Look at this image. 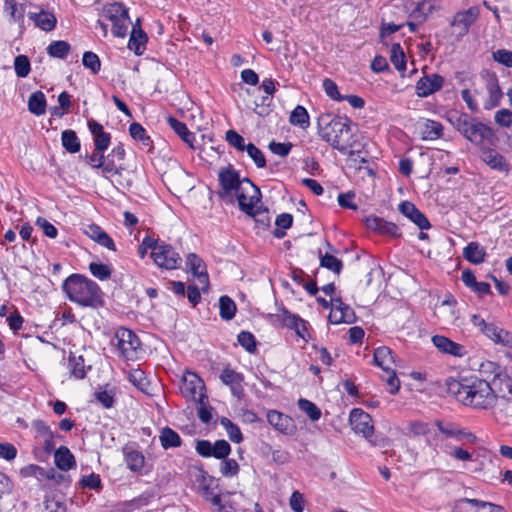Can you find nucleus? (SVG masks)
Wrapping results in <instances>:
<instances>
[{"label":"nucleus","instance_id":"f257e3e1","mask_svg":"<svg viewBox=\"0 0 512 512\" xmlns=\"http://www.w3.org/2000/svg\"><path fill=\"white\" fill-rule=\"evenodd\" d=\"M218 180L221 190L218 192L221 198H226L234 192L241 211L254 216V208L261 199L260 189L248 178L240 179L239 173L232 167H224L219 170Z\"/></svg>","mask_w":512,"mask_h":512},{"label":"nucleus","instance_id":"f03ea898","mask_svg":"<svg viewBox=\"0 0 512 512\" xmlns=\"http://www.w3.org/2000/svg\"><path fill=\"white\" fill-rule=\"evenodd\" d=\"M449 391L464 405L488 409L495 405L497 396L492 383L479 378L452 380Z\"/></svg>","mask_w":512,"mask_h":512},{"label":"nucleus","instance_id":"7ed1b4c3","mask_svg":"<svg viewBox=\"0 0 512 512\" xmlns=\"http://www.w3.org/2000/svg\"><path fill=\"white\" fill-rule=\"evenodd\" d=\"M62 289L67 298L79 306L98 309L104 305L101 288L96 282L84 275L71 274L64 280Z\"/></svg>","mask_w":512,"mask_h":512},{"label":"nucleus","instance_id":"20e7f679","mask_svg":"<svg viewBox=\"0 0 512 512\" xmlns=\"http://www.w3.org/2000/svg\"><path fill=\"white\" fill-rule=\"evenodd\" d=\"M318 130L321 138L333 148L345 152L352 146L350 120L331 113L318 117Z\"/></svg>","mask_w":512,"mask_h":512},{"label":"nucleus","instance_id":"39448f33","mask_svg":"<svg viewBox=\"0 0 512 512\" xmlns=\"http://www.w3.org/2000/svg\"><path fill=\"white\" fill-rule=\"evenodd\" d=\"M103 16L112 22V33L115 37L124 38L128 33L130 17L127 7L121 2H112L103 6Z\"/></svg>","mask_w":512,"mask_h":512},{"label":"nucleus","instance_id":"423d86ee","mask_svg":"<svg viewBox=\"0 0 512 512\" xmlns=\"http://www.w3.org/2000/svg\"><path fill=\"white\" fill-rule=\"evenodd\" d=\"M471 322L473 326L478 328L487 338L493 341L497 345H501L506 348H512V333L504 330L494 323L486 322L479 315L473 314L471 316Z\"/></svg>","mask_w":512,"mask_h":512},{"label":"nucleus","instance_id":"0eeeda50","mask_svg":"<svg viewBox=\"0 0 512 512\" xmlns=\"http://www.w3.org/2000/svg\"><path fill=\"white\" fill-rule=\"evenodd\" d=\"M117 339V347L121 355L127 360H134L137 358V352L140 349V339L130 329L121 327L115 333Z\"/></svg>","mask_w":512,"mask_h":512},{"label":"nucleus","instance_id":"6e6552de","mask_svg":"<svg viewBox=\"0 0 512 512\" xmlns=\"http://www.w3.org/2000/svg\"><path fill=\"white\" fill-rule=\"evenodd\" d=\"M204 387L203 380L196 373L190 371L184 373L180 390L183 397L187 400L203 405L206 397L203 393Z\"/></svg>","mask_w":512,"mask_h":512},{"label":"nucleus","instance_id":"1a4fd4ad","mask_svg":"<svg viewBox=\"0 0 512 512\" xmlns=\"http://www.w3.org/2000/svg\"><path fill=\"white\" fill-rule=\"evenodd\" d=\"M151 257L158 267L167 270L176 269L181 262V257L174 248L164 242L160 243L158 248H154Z\"/></svg>","mask_w":512,"mask_h":512},{"label":"nucleus","instance_id":"9d476101","mask_svg":"<svg viewBox=\"0 0 512 512\" xmlns=\"http://www.w3.org/2000/svg\"><path fill=\"white\" fill-rule=\"evenodd\" d=\"M464 137L471 143L482 147L493 144L494 133L490 127L477 121L476 119L470 125Z\"/></svg>","mask_w":512,"mask_h":512},{"label":"nucleus","instance_id":"9b49d317","mask_svg":"<svg viewBox=\"0 0 512 512\" xmlns=\"http://www.w3.org/2000/svg\"><path fill=\"white\" fill-rule=\"evenodd\" d=\"M350 423L353 430L362 434L366 439H370L374 433L371 416L361 409H353L350 413Z\"/></svg>","mask_w":512,"mask_h":512},{"label":"nucleus","instance_id":"f8f14e48","mask_svg":"<svg viewBox=\"0 0 512 512\" xmlns=\"http://www.w3.org/2000/svg\"><path fill=\"white\" fill-rule=\"evenodd\" d=\"M444 84V78L436 73L424 75L416 83V94L418 97L426 98L439 91Z\"/></svg>","mask_w":512,"mask_h":512},{"label":"nucleus","instance_id":"ddd939ff","mask_svg":"<svg viewBox=\"0 0 512 512\" xmlns=\"http://www.w3.org/2000/svg\"><path fill=\"white\" fill-rule=\"evenodd\" d=\"M433 345L442 353L454 357H465L468 354L466 347L462 344L456 343L446 336L435 335L432 337Z\"/></svg>","mask_w":512,"mask_h":512},{"label":"nucleus","instance_id":"4468645a","mask_svg":"<svg viewBox=\"0 0 512 512\" xmlns=\"http://www.w3.org/2000/svg\"><path fill=\"white\" fill-rule=\"evenodd\" d=\"M399 211L413 222L419 229L427 230L431 224L427 217L410 201H403L399 204Z\"/></svg>","mask_w":512,"mask_h":512},{"label":"nucleus","instance_id":"2eb2a0df","mask_svg":"<svg viewBox=\"0 0 512 512\" xmlns=\"http://www.w3.org/2000/svg\"><path fill=\"white\" fill-rule=\"evenodd\" d=\"M268 423L277 431L283 434H292L295 431L294 420L277 410H270L267 413Z\"/></svg>","mask_w":512,"mask_h":512},{"label":"nucleus","instance_id":"dca6fc26","mask_svg":"<svg viewBox=\"0 0 512 512\" xmlns=\"http://www.w3.org/2000/svg\"><path fill=\"white\" fill-rule=\"evenodd\" d=\"M186 265L190 272L197 278L202 290L209 286V277L203 260L196 254L190 253L187 256Z\"/></svg>","mask_w":512,"mask_h":512},{"label":"nucleus","instance_id":"f3484780","mask_svg":"<svg viewBox=\"0 0 512 512\" xmlns=\"http://www.w3.org/2000/svg\"><path fill=\"white\" fill-rule=\"evenodd\" d=\"M220 379L223 382V384L230 387L231 393L233 396L237 397L238 399L242 398L244 395V388H243V380L244 377L241 373L236 372L235 370L226 367L223 369V371L220 374Z\"/></svg>","mask_w":512,"mask_h":512},{"label":"nucleus","instance_id":"a211bd4d","mask_svg":"<svg viewBox=\"0 0 512 512\" xmlns=\"http://www.w3.org/2000/svg\"><path fill=\"white\" fill-rule=\"evenodd\" d=\"M366 227L381 235L397 237L400 235L399 228L392 222L385 221L383 218L377 216H369L365 219Z\"/></svg>","mask_w":512,"mask_h":512},{"label":"nucleus","instance_id":"6ab92c4d","mask_svg":"<svg viewBox=\"0 0 512 512\" xmlns=\"http://www.w3.org/2000/svg\"><path fill=\"white\" fill-rule=\"evenodd\" d=\"M479 15L477 7H470L467 10L456 13L451 25L459 29V35H465L470 26L476 21Z\"/></svg>","mask_w":512,"mask_h":512},{"label":"nucleus","instance_id":"aec40b11","mask_svg":"<svg viewBox=\"0 0 512 512\" xmlns=\"http://www.w3.org/2000/svg\"><path fill=\"white\" fill-rule=\"evenodd\" d=\"M480 158L493 170L499 172L509 171V164L506 159L497 151L489 148L488 145L481 148Z\"/></svg>","mask_w":512,"mask_h":512},{"label":"nucleus","instance_id":"412c9836","mask_svg":"<svg viewBox=\"0 0 512 512\" xmlns=\"http://www.w3.org/2000/svg\"><path fill=\"white\" fill-rule=\"evenodd\" d=\"M436 426L438 427L439 431L446 437L454 438L456 440L466 439L471 443L476 441V436L473 433L464 431L455 423L437 420Z\"/></svg>","mask_w":512,"mask_h":512},{"label":"nucleus","instance_id":"4be33fe9","mask_svg":"<svg viewBox=\"0 0 512 512\" xmlns=\"http://www.w3.org/2000/svg\"><path fill=\"white\" fill-rule=\"evenodd\" d=\"M28 17L34 22L37 28L45 32L54 30L57 24L55 14L45 9H41L39 12H29Z\"/></svg>","mask_w":512,"mask_h":512},{"label":"nucleus","instance_id":"5701e85b","mask_svg":"<svg viewBox=\"0 0 512 512\" xmlns=\"http://www.w3.org/2000/svg\"><path fill=\"white\" fill-rule=\"evenodd\" d=\"M88 128L93 135L94 148L98 151H106L111 142V136L105 132L103 126L94 119L88 120Z\"/></svg>","mask_w":512,"mask_h":512},{"label":"nucleus","instance_id":"b1692460","mask_svg":"<svg viewBox=\"0 0 512 512\" xmlns=\"http://www.w3.org/2000/svg\"><path fill=\"white\" fill-rule=\"evenodd\" d=\"M486 89L488 92V98L484 103V108L486 110H491L500 104V100L502 99L503 93L499 86L498 79L495 75L488 78L486 82Z\"/></svg>","mask_w":512,"mask_h":512},{"label":"nucleus","instance_id":"393cba45","mask_svg":"<svg viewBox=\"0 0 512 512\" xmlns=\"http://www.w3.org/2000/svg\"><path fill=\"white\" fill-rule=\"evenodd\" d=\"M123 455L127 467L133 472H140L145 464V456L143 453L132 446L123 448Z\"/></svg>","mask_w":512,"mask_h":512},{"label":"nucleus","instance_id":"a878e982","mask_svg":"<svg viewBox=\"0 0 512 512\" xmlns=\"http://www.w3.org/2000/svg\"><path fill=\"white\" fill-rule=\"evenodd\" d=\"M54 461L58 469L68 471L76 467L74 455L66 446H60L54 452Z\"/></svg>","mask_w":512,"mask_h":512},{"label":"nucleus","instance_id":"bb28decb","mask_svg":"<svg viewBox=\"0 0 512 512\" xmlns=\"http://www.w3.org/2000/svg\"><path fill=\"white\" fill-rule=\"evenodd\" d=\"M140 20L138 19L136 24L133 25V29L128 42V48L135 52L136 55H142L145 50V44L147 42V35L145 32L137 26Z\"/></svg>","mask_w":512,"mask_h":512},{"label":"nucleus","instance_id":"cd10ccee","mask_svg":"<svg viewBox=\"0 0 512 512\" xmlns=\"http://www.w3.org/2000/svg\"><path fill=\"white\" fill-rule=\"evenodd\" d=\"M419 129L423 140H436L443 135V126L441 123L425 119L419 123Z\"/></svg>","mask_w":512,"mask_h":512},{"label":"nucleus","instance_id":"c85d7f7f","mask_svg":"<svg viewBox=\"0 0 512 512\" xmlns=\"http://www.w3.org/2000/svg\"><path fill=\"white\" fill-rule=\"evenodd\" d=\"M373 362L385 372H389L395 362L393 351L387 346L378 347L374 351Z\"/></svg>","mask_w":512,"mask_h":512},{"label":"nucleus","instance_id":"c756f323","mask_svg":"<svg viewBox=\"0 0 512 512\" xmlns=\"http://www.w3.org/2000/svg\"><path fill=\"white\" fill-rule=\"evenodd\" d=\"M26 7L23 3H18L15 0H5L4 11L11 21L18 23L20 26L24 24V15Z\"/></svg>","mask_w":512,"mask_h":512},{"label":"nucleus","instance_id":"7c9ffc66","mask_svg":"<svg viewBox=\"0 0 512 512\" xmlns=\"http://www.w3.org/2000/svg\"><path fill=\"white\" fill-rule=\"evenodd\" d=\"M463 257L470 263L478 265L484 262L486 252L478 242H470L463 249Z\"/></svg>","mask_w":512,"mask_h":512},{"label":"nucleus","instance_id":"2f4dec72","mask_svg":"<svg viewBox=\"0 0 512 512\" xmlns=\"http://www.w3.org/2000/svg\"><path fill=\"white\" fill-rule=\"evenodd\" d=\"M159 440L163 449L180 447L182 439L180 435L170 427H163L160 431Z\"/></svg>","mask_w":512,"mask_h":512},{"label":"nucleus","instance_id":"473e14b6","mask_svg":"<svg viewBox=\"0 0 512 512\" xmlns=\"http://www.w3.org/2000/svg\"><path fill=\"white\" fill-rule=\"evenodd\" d=\"M167 122L171 129L187 144L193 147V142L195 140V135L190 132L185 123L179 121L178 119L170 116L167 118Z\"/></svg>","mask_w":512,"mask_h":512},{"label":"nucleus","instance_id":"72a5a7b5","mask_svg":"<svg viewBox=\"0 0 512 512\" xmlns=\"http://www.w3.org/2000/svg\"><path fill=\"white\" fill-rule=\"evenodd\" d=\"M68 367L72 376L76 379H83L86 376L87 369L91 367L85 366V361L82 355L76 356L70 353L68 357Z\"/></svg>","mask_w":512,"mask_h":512},{"label":"nucleus","instance_id":"f704fd0d","mask_svg":"<svg viewBox=\"0 0 512 512\" xmlns=\"http://www.w3.org/2000/svg\"><path fill=\"white\" fill-rule=\"evenodd\" d=\"M61 143L63 148L71 154H75L80 151L81 143L74 130L67 129L61 134Z\"/></svg>","mask_w":512,"mask_h":512},{"label":"nucleus","instance_id":"c9c22d12","mask_svg":"<svg viewBox=\"0 0 512 512\" xmlns=\"http://www.w3.org/2000/svg\"><path fill=\"white\" fill-rule=\"evenodd\" d=\"M492 386L494 389H498L501 393V397L511 399L512 398V379L507 375L500 373L495 374L492 380Z\"/></svg>","mask_w":512,"mask_h":512},{"label":"nucleus","instance_id":"e433bc0d","mask_svg":"<svg viewBox=\"0 0 512 512\" xmlns=\"http://www.w3.org/2000/svg\"><path fill=\"white\" fill-rule=\"evenodd\" d=\"M28 109L36 116H40L45 113L46 98L43 92L36 91L30 95L28 99Z\"/></svg>","mask_w":512,"mask_h":512},{"label":"nucleus","instance_id":"4c0bfd02","mask_svg":"<svg viewBox=\"0 0 512 512\" xmlns=\"http://www.w3.org/2000/svg\"><path fill=\"white\" fill-rule=\"evenodd\" d=\"M449 120L455 129L464 136L475 119L471 118L468 114L454 112L450 115Z\"/></svg>","mask_w":512,"mask_h":512},{"label":"nucleus","instance_id":"58836bf2","mask_svg":"<svg viewBox=\"0 0 512 512\" xmlns=\"http://www.w3.org/2000/svg\"><path fill=\"white\" fill-rule=\"evenodd\" d=\"M71 46L68 42L63 40L53 41L47 47V53L49 56L58 59H65L69 52Z\"/></svg>","mask_w":512,"mask_h":512},{"label":"nucleus","instance_id":"ea45409f","mask_svg":"<svg viewBox=\"0 0 512 512\" xmlns=\"http://www.w3.org/2000/svg\"><path fill=\"white\" fill-rule=\"evenodd\" d=\"M219 313L223 320H231L236 313L235 302L227 295H223L219 299Z\"/></svg>","mask_w":512,"mask_h":512},{"label":"nucleus","instance_id":"a19ab883","mask_svg":"<svg viewBox=\"0 0 512 512\" xmlns=\"http://www.w3.org/2000/svg\"><path fill=\"white\" fill-rule=\"evenodd\" d=\"M117 162L116 158L111 157V153L104 156L101 175L106 179L113 175H121L123 167L121 165H117Z\"/></svg>","mask_w":512,"mask_h":512},{"label":"nucleus","instance_id":"79ce46f5","mask_svg":"<svg viewBox=\"0 0 512 512\" xmlns=\"http://www.w3.org/2000/svg\"><path fill=\"white\" fill-rule=\"evenodd\" d=\"M289 121L294 126L307 128L309 126V114L305 107L298 105L291 112Z\"/></svg>","mask_w":512,"mask_h":512},{"label":"nucleus","instance_id":"37998d69","mask_svg":"<svg viewBox=\"0 0 512 512\" xmlns=\"http://www.w3.org/2000/svg\"><path fill=\"white\" fill-rule=\"evenodd\" d=\"M390 52V61L394 67L400 72L405 71L406 58L401 45L399 43L393 44Z\"/></svg>","mask_w":512,"mask_h":512},{"label":"nucleus","instance_id":"c03bdc74","mask_svg":"<svg viewBox=\"0 0 512 512\" xmlns=\"http://www.w3.org/2000/svg\"><path fill=\"white\" fill-rule=\"evenodd\" d=\"M319 257L321 267L326 268L336 274H340L343 269V263L340 259L329 253L322 255L321 252H319Z\"/></svg>","mask_w":512,"mask_h":512},{"label":"nucleus","instance_id":"a18cd8bd","mask_svg":"<svg viewBox=\"0 0 512 512\" xmlns=\"http://www.w3.org/2000/svg\"><path fill=\"white\" fill-rule=\"evenodd\" d=\"M481 503V500L463 498L455 503L453 512H480Z\"/></svg>","mask_w":512,"mask_h":512},{"label":"nucleus","instance_id":"49530a36","mask_svg":"<svg viewBox=\"0 0 512 512\" xmlns=\"http://www.w3.org/2000/svg\"><path fill=\"white\" fill-rule=\"evenodd\" d=\"M298 407L302 412L306 413L312 421H317L321 417V410L316 404L307 399L300 398L298 400Z\"/></svg>","mask_w":512,"mask_h":512},{"label":"nucleus","instance_id":"de8ad7c7","mask_svg":"<svg viewBox=\"0 0 512 512\" xmlns=\"http://www.w3.org/2000/svg\"><path fill=\"white\" fill-rule=\"evenodd\" d=\"M221 425L225 428L229 439L234 443H240L243 440V435L240 430V428L234 424L230 419L228 418H222L221 419Z\"/></svg>","mask_w":512,"mask_h":512},{"label":"nucleus","instance_id":"09e8293b","mask_svg":"<svg viewBox=\"0 0 512 512\" xmlns=\"http://www.w3.org/2000/svg\"><path fill=\"white\" fill-rule=\"evenodd\" d=\"M14 69L18 77H27L31 70L29 58L26 55L16 56L14 59Z\"/></svg>","mask_w":512,"mask_h":512},{"label":"nucleus","instance_id":"8fccbe9b","mask_svg":"<svg viewBox=\"0 0 512 512\" xmlns=\"http://www.w3.org/2000/svg\"><path fill=\"white\" fill-rule=\"evenodd\" d=\"M82 64L85 68L91 70L93 74H97L101 69V61L98 55L91 51L83 54Z\"/></svg>","mask_w":512,"mask_h":512},{"label":"nucleus","instance_id":"3c124183","mask_svg":"<svg viewBox=\"0 0 512 512\" xmlns=\"http://www.w3.org/2000/svg\"><path fill=\"white\" fill-rule=\"evenodd\" d=\"M47 470L36 465L29 464L20 469V475L22 477H35L39 481L45 480Z\"/></svg>","mask_w":512,"mask_h":512},{"label":"nucleus","instance_id":"603ef678","mask_svg":"<svg viewBox=\"0 0 512 512\" xmlns=\"http://www.w3.org/2000/svg\"><path fill=\"white\" fill-rule=\"evenodd\" d=\"M237 340L239 344L249 353H255L256 351V339L255 336L248 331H241L238 336Z\"/></svg>","mask_w":512,"mask_h":512},{"label":"nucleus","instance_id":"864d4df0","mask_svg":"<svg viewBox=\"0 0 512 512\" xmlns=\"http://www.w3.org/2000/svg\"><path fill=\"white\" fill-rule=\"evenodd\" d=\"M89 270L91 274L99 280L109 279L112 273V270L108 265L96 262L89 264Z\"/></svg>","mask_w":512,"mask_h":512},{"label":"nucleus","instance_id":"5fc2aeb1","mask_svg":"<svg viewBox=\"0 0 512 512\" xmlns=\"http://www.w3.org/2000/svg\"><path fill=\"white\" fill-rule=\"evenodd\" d=\"M225 139L236 150L241 152L246 150L247 144H245V139L235 130H228L225 134Z\"/></svg>","mask_w":512,"mask_h":512},{"label":"nucleus","instance_id":"6e6d98bb","mask_svg":"<svg viewBox=\"0 0 512 512\" xmlns=\"http://www.w3.org/2000/svg\"><path fill=\"white\" fill-rule=\"evenodd\" d=\"M245 151L258 168H264L266 166V159L263 152L253 143H248Z\"/></svg>","mask_w":512,"mask_h":512},{"label":"nucleus","instance_id":"4d7b16f0","mask_svg":"<svg viewBox=\"0 0 512 512\" xmlns=\"http://www.w3.org/2000/svg\"><path fill=\"white\" fill-rule=\"evenodd\" d=\"M220 472L224 477L236 476L239 472V465L236 460L226 457L220 464Z\"/></svg>","mask_w":512,"mask_h":512},{"label":"nucleus","instance_id":"13d9d810","mask_svg":"<svg viewBox=\"0 0 512 512\" xmlns=\"http://www.w3.org/2000/svg\"><path fill=\"white\" fill-rule=\"evenodd\" d=\"M104 152L98 151L94 148V151L90 155H85L84 161L93 169H98L100 172L102 171L103 161H104Z\"/></svg>","mask_w":512,"mask_h":512},{"label":"nucleus","instance_id":"bf43d9fd","mask_svg":"<svg viewBox=\"0 0 512 512\" xmlns=\"http://www.w3.org/2000/svg\"><path fill=\"white\" fill-rule=\"evenodd\" d=\"M231 452L230 444L226 440H217L213 444L212 457L217 459L226 458Z\"/></svg>","mask_w":512,"mask_h":512},{"label":"nucleus","instance_id":"052dcab7","mask_svg":"<svg viewBox=\"0 0 512 512\" xmlns=\"http://www.w3.org/2000/svg\"><path fill=\"white\" fill-rule=\"evenodd\" d=\"M408 431L413 436H425L431 432V426L429 423L412 421L408 424Z\"/></svg>","mask_w":512,"mask_h":512},{"label":"nucleus","instance_id":"680f3d73","mask_svg":"<svg viewBox=\"0 0 512 512\" xmlns=\"http://www.w3.org/2000/svg\"><path fill=\"white\" fill-rule=\"evenodd\" d=\"M431 9L432 5L429 2L423 0L416 4V7L411 12V16L416 20L424 21L427 14L431 12Z\"/></svg>","mask_w":512,"mask_h":512},{"label":"nucleus","instance_id":"e2e57ef3","mask_svg":"<svg viewBox=\"0 0 512 512\" xmlns=\"http://www.w3.org/2000/svg\"><path fill=\"white\" fill-rule=\"evenodd\" d=\"M336 306L341 310L344 323L351 324L356 320L354 310L347 304H345L340 298H335Z\"/></svg>","mask_w":512,"mask_h":512},{"label":"nucleus","instance_id":"0e129e2a","mask_svg":"<svg viewBox=\"0 0 512 512\" xmlns=\"http://www.w3.org/2000/svg\"><path fill=\"white\" fill-rule=\"evenodd\" d=\"M493 59L508 68H512V51L510 50L498 49L494 51Z\"/></svg>","mask_w":512,"mask_h":512},{"label":"nucleus","instance_id":"69168bd1","mask_svg":"<svg viewBox=\"0 0 512 512\" xmlns=\"http://www.w3.org/2000/svg\"><path fill=\"white\" fill-rule=\"evenodd\" d=\"M278 317L283 325L290 329H294L301 320L298 315L292 314L286 309H282L281 314H279Z\"/></svg>","mask_w":512,"mask_h":512},{"label":"nucleus","instance_id":"338daca9","mask_svg":"<svg viewBox=\"0 0 512 512\" xmlns=\"http://www.w3.org/2000/svg\"><path fill=\"white\" fill-rule=\"evenodd\" d=\"M495 122L502 127L512 126V111L509 109H501L495 113Z\"/></svg>","mask_w":512,"mask_h":512},{"label":"nucleus","instance_id":"774afa93","mask_svg":"<svg viewBox=\"0 0 512 512\" xmlns=\"http://www.w3.org/2000/svg\"><path fill=\"white\" fill-rule=\"evenodd\" d=\"M323 88L325 93L333 100L341 101L344 97L340 95L336 83L331 79H325L323 81Z\"/></svg>","mask_w":512,"mask_h":512}]
</instances>
